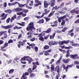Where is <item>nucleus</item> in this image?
Segmentation results:
<instances>
[{"label":"nucleus","mask_w":79,"mask_h":79,"mask_svg":"<svg viewBox=\"0 0 79 79\" xmlns=\"http://www.w3.org/2000/svg\"><path fill=\"white\" fill-rule=\"evenodd\" d=\"M49 37H50V35H49V34L48 35H47V36H44V40H47V39H48V38Z\"/></svg>","instance_id":"obj_45"},{"label":"nucleus","mask_w":79,"mask_h":79,"mask_svg":"<svg viewBox=\"0 0 79 79\" xmlns=\"http://www.w3.org/2000/svg\"><path fill=\"white\" fill-rule=\"evenodd\" d=\"M77 56H78V55L77 54H75L74 55L71 54L70 55V58H71L74 60L76 59H79V57Z\"/></svg>","instance_id":"obj_6"},{"label":"nucleus","mask_w":79,"mask_h":79,"mask_svg":"<svg viewBox=\"0 0 79 79\" xmlns=\"http://www.w3.org/2000/svg\"><path fill=\"white\" fill-rule=\"evenodd\" d=\"M62 66L63 67L64 69L65 70L66 72H67V71H68V69L69 68H69H72V67L73 66V64H72L71 65H68L66 67L65 64H63L62 65Z\"/></svg>","instance_id":"obj_3"},{"label":"nucleus","mask_w":79,"mask_h":79,"mask_svg":"<svg viewBox=\"0 0 79 79\" xmlns=\"http://www.w3.org/2000/svg\"><path fill=\"white\" fill-rule=\"evenodd\" d=\"M73 31H74V28H73L72 29H71V30H69L68 31V33H69V34H70V33H71L72 32H73Z\"/></svg>","instance_id":"obj_63"},{"label":"nucleus","mask_w":79,"mask_h":79,"mask_svg":"<svg viewBox=\"0 0 79 79\" xmlns=\"http://www.w3.org/2000/svg\"><path fill=\"white\" fill-rule=\"evenodd\" d=\"M69 61H70V59H67L66 60L64 59L62 60V61L63 62V63H66V64L68 63Z\"/></svg>","instance_id":"obj_17"},{"label":"nucleus","mask_w":79,"mask_h":79,"mask_svg":"<svg viewBox=\"0 0 79 79\" xmlns=\"http://www.w3.org/2000/svg\"><path fill=\"white\" fill-rule=\"evenodd\" d=\"M12 61V60L10 59L9 60H7V63L8 64H10L11 62Z\"/></svg>","instance_id":"obj_51"},{"label":"nucleus","mask_w":79,"mask_h":79,"mask_svg":"<svg viewBox=\"0 0 79 79\" xmlns=\"http://www.w3.org/2000/svg\"><path fill=\"white\" fill-rule=\"evenodd\" d=\"M18 43L20 44L22 46H24V44L23 43V42H21V41H19Z\"/></svg>","instance_id":"obj_50"},{"label":"nucleus","mask_w":79,"mask_h":79,"mask_svg":"<svg viewBox=\"0 0 79 79\" xmlns=\"http://www.w3.org/2000/svg\"><path fill=\"white\" fill-rule=\"evenodd\" d=\"M45 33H46L45 32V31H43L42 32V33L41 34H40V35H42V36H44V35H45Z\"/></svg>","instance_id":"obj_46"},{"label":"nucleus","mask_w":79,"mask_h":79,"mask_svg":"<svg viewBox=\"0 0 79 79\" xmlns=\"http://www.w3.org/2000/svg\"><path fill=\"white\" fill-rule=\"evenodd\" d=\"M23 10L22 8H17L15 10V11L20 12L21 11H23Z\"/></svg>","instance_id":"obj_14"},{"label":"nucleus","mask_w":79,"mask_h":79,"mask_svg":"<svg viewBox=\"0 0 79 79\" xmlns=\"http://www.w3.org/2000/svg\"><path fill=\"white\" fill-rule=\"evenodd\" d=\"M75 24H78L79 23V19H78L75 20L74 22Z\"/></svg>","instance_id":"obj_52"},{"label":"nucleus","mask_w":79,"mask_h":79,"mask_svg":"<svg viewBox=\"0 0 79 79\" xmlns=\"http://www.w3.org/2000/svg\"><path fill=\"white\" fill-rule=\"evenodd\" d=\"M67 54H66V58H68L69 56H70V53H69V50H67Z\"/></svg>","instance_id":"obj_24"},{"label":"nucleus","mask_w":79,"mask_h":79,"mask_svg":"<svg viewBox=\"0 0 79 79\" xmlns=\"http://www.w3.org/2000/svg\"><path fill=\"white\" fill-rule=\"evenodd\" d=\"M70 13L72 14V15H74V13H75V10H71L70 11Z\"/></svg>","instance_id":"obj_42"},{"label":"nucleus","mask_w":79,"mask_h":79,"mask_svg":"<svg viewBox=\"0 0 79 79\" xmlns=\"http://www.w3.org/2000/svg\"><path fill=\"white\" fill-rule=\"evenodd\" d=\"M54 42L53 41L51 40L48 43V45H49L50 47H52V45H54Z\"/></svg>","instance_id":"obj_23"},{"label":"nucleus","mask_w":79,"mask_h":79,"mask_svg":"<svg viewBox=\"0 0 79 79\" xmlns=\"http://www.w3.org/2000/svg\"><path fill=\"white\" fill-rule=\"evenodd\" d=\"M23 14V12H18L17 13V15H22Z\"/></svg>","instance_id":"obj_54"},{"label":"nucleus","mask_w":79,"mask_h":79,"mask_svg":"<svg viewBox=\"0 0 79 79\" xmlns=\"http://www.w3.org/2000/svg\"><path fill=\"white\" fill-rule=\"evenodd\" d=\"M2 27L3 29H9L8 30V32L9 34L10 33L11 31V28H12L13 27V25H9L6 26H2Z\"/></svg>","instance_id":"obj_2"},{"label":"nucleus","mask_w":79,"mask_h":79,"mask_svg":"<svg viewBox=\"0 0 79 79\" xmlns=\"http://www.w3.org/2000/svg\"><path fill=\"white\" fill-rule=\"evenodd\" d=\"M49 49V46L47 45H45L44 47V50H46V49Z\"/></svg>","instance_id":"obj_44"},{"label":"nucleus","mask_w":79,"mask_h":79,"mask_svg":"<svg viewBox=\"0 0 79 79\" xmlns=\"http://www.w3.org/2000/svg\"><path fill=\"white\" fill-rule=\"evenodd\" d=\"M55 67H54V65H53V64H52L51 66V73H53V74H54L55 73V72L53 71H55Z\"/></svg>","instance_id":"obj_12"},{"label":"nucleus","mask_w":79,"mask_h":79,"mask_svg":"<svg viewBox=\"0 0 79 79\" xmlns=\"http://www.w3.org/2000/svg\"><path fill=\"white\" fill-rule=\"evenodd\" d=\"M51 31H52V28H48V29L47 30V31H45V32L46 33L49 34V33H50Z\"/></svg>","instance_id":"obj_21"},{"label":"nucleus","mask_w":79,"mask_h":79,"mask_svg":"<svg viewBox=\"0 0 79 79\" xmlns=\"http://www.w3.org/2000/svg\"><path fill=\"white\" fill-rule=\"evenodd\" d=\"M26 30L27 31H32V30H35V28L33 27L32 26H29L27 27Z\"/></svg>","instance_id":"obj_8"},{"label":"nucleus","mask_w":79,"mask_h":79,"mask_svg":"<svg viewBox=\"0 0 79 79\" xmlns=\"http://www.w3.org/2000/svg\"><path fill=\"white\" fill-rule=\"evenodd\" d=\"M67 29H68V27H64L63 29L62 30V32H64L66 31V30H67Z\"/></svg>","instance_id":"obj_36"},{"label":"nucleus","mask_w":79,"mask_h":79,"mask_svg":"<svg viewBox=\"0 0 79 79\" xmlns=\"http://www.w3.org/2000/svg\"><path fill=\"white\" fill-rule=\"evenodd\" d=\"M10 20H11V19L10 20V18L9 17L6 20V22L7 23H10Z\"/></svg>","instance_id":"obj_58"},{"label":"nucleus","mask_w":79,"mask_h":79,"mask_svg":"<svg viewBox=\"0 0 79 79\" xmlns=\"http://www.w3.org/2000/svg\"><path fill=\"white\" fill-rule=\"evenodd\" d=\"M18 39H19L20 38H21V37H22V34H19V35L18 36Z\"/></svg>","instance_id":"obj_64"},{"label":"nucleus","mask_w":79,"mask_h":79,"mask_svg":"<svg viewBox=\"0 0 79 79\" xmlns=\"http://www.w3.org/2000/svg\"><path fill=\"white\" fill-rule=\"evenodd\" d=\"M5 15V13H3L0 15V17H1V18H2Z\"/></svg>","instance_id":"obj_61"},{"label":"nucleus","mask_w":79,"mask_h":79,"mask_svg":"<svg viewBox=\"0 0 79 79\" xmlns=\"http://www.w3.org/2000/svg\"><path fill=\"white\" fill-rule=\"evenodd\" d=\"M16 4V2H13L12 3H8V6H13Z\"/></svg>","instance_id":"obj_27"},{"label":"nucleus","mask_w":79,"mask_h":79,"mask_svg":"<svg viewBox=\"0 0 79 79\" xmlns=\"http://www.w3.org/2000/svg\"><path fill=\"white\" fill-rule=\"evenodd\" d=\"M17 3L18 4V5L19 7H20V8H23V7H24V6H25V5H26V4H21L19 3L18 2H16V4Z\"/></svg>","instance_id":"obj_15"},{"label":"nucleus","mask_w":79,"mask_h":79,"mask_svg":"<svg viewBox=\"0 0 79 79\" xmlns=\"http://www.w3.org/2000/svg\"><path fill=\"white\" fill-rule=\"evenodd\" d=\"M55 70L56 71H57V72H60V66H56L55 68Z\"/></svg>","instance_id":"obj_19"},{"label":"nucleus","mask_w":79,"mask_h":79,"mask_svg":"<svg viewBox=\"0 0 79 79\" xmlns=\"http://www.w3.org/2000/svg\"><path fill=\"white\" fill-rule=\"evenodd\" d=\"M26 6L28 8V9H30V10H31L32 8V6H27V5L26 4Z\"/></svg>","instance_id":"obj_53"},{"label":"nucleus","mask_w":79,"mask_h":79,"mask_svg":"<svg viewBox=\"0 0 79 79\" xmlns=\"http://www.w3.org/2000/svg\"><path fill=\"white\" fill-rule=\"evenodd\" d=\"M43 52H44V55H45V56H50V53L46 51H43Z\"/></svg>","instance_id":"obj_30"},{"label":"nucleus","mask_w":79,"mask_h":79,"mask_svg":"<svg viewBox=\"0 0 79 79\" xmlns=\"http://www.w3.org/2000/svg\"><path fill=\"white\" fill-rule=\"evenodd\" d=\"M34 71L33 70H32V69L31 68H29L27 70V71L28 73H32V71Z\"/></svg>","instance_id":"obj_26"},{"label":"nucleus","mask_w":79,"mask_h":79,"mask_svg":"<svg viewBox=\"0 0 79 79\" xmlns=\"http://www.w3.org/2000/svg\"><path fill=\"white\" fill-rule=\"evenodd\" d=\"M56 34V32H55L52 34V35H49V38L50 39H54V37H55Z\"/></svg>","instance_id":"obj_16"},{"label":"nucleus","mask_w":79,"mask_h":79,"mask_svg":"<svg viewBox=\"0 0 79 79\" xmlns=\"http://www.w3.org/2000/svg\"><path fill=\"white\" fill-rule=\"evenodd\" d=\"M27 77H25V76L24 75V74H23V75L21 77L20 79H27Z\"/></svg>","instance_id":"obj_41"},{"label":"nucleus","mask_w":79,"mask_h":79,"mask_svg":"<svg viewBox=\"0 0 79 79\" xmlns=\"http://www.w3.org/2000/svg\"><path fill=\"white\" fill-rule=\"evenodd\" d=\"M35 76V73H31L30 74V77L31 78H34Z\"/></svg>","instance_id":"obj_22"},{"label":"nucleus","mask_w":79,"mask_h":79,"mask_svg":"<svg viewBox=\"0 0 79 79\" xmlns=\"http://www.w3.org/2000/svg\"><path fill=\"white\" fill-rule=\"evenodd\" d=\"M50 3L49 2H47L46 1H44V6L45 8H47L48 5H50Z\"/></svg>","instance_id":"obj_10"},{"label":"nucleus","mask_w":79,"mask_h":79,"mask_svg":"<svg viewBox=\"0 0 79 79\" xmlns=\"http://www.w3.org/2000/svg\"><path fill=\"white\" fill-rule=\"evenodd\" d=\"M74 63L75 64H77V65L79 64V62L77 60H76L74 61Z\"/></svg>","instance_id":"obj_49"},{"label":"nucleus","mask_w":79,"mask_h":79,"mask_svg":"<svg viewBox=\"0 0 79 79\" xmlns=\"http://www.w3.org/2000/svg\"><path fill=\"white\" fill-rule=\"evenodd\" d=\"M58 21L57 20H56L53 22V23L54 24V25H51V26H52V27H57L58 26Z\"/></svg>","instance_id":"obj_13"},{"label":"nucleus","mask_w":79,"mask_h":79,"mask_svg":"<svg viewBox=\"0 0 79 79\" xmlns=\"http://www.w3.org/2000/svg\"><path fill=\"white\" fill-rule=\"evenodd\" d=\"M3 5H4V8H6V6H7V3L5 2L4 3Z\"/></svg>","instance_id":"obj_55"},{"label":"nucleus","mask_w":79,"mask_h":79,"mask_svg":"<svg viewBox=\"0 0 79 79\" xmlns=\"http://www.w3.org/2000/svg\"><path fill=\"white\" fill-rule=\"evenodd\" d=\"M50 5L51 7H53L55 5V0H51Z\"/></svg>","instance_id":"obj_11"},{"label":"nucleus","mask_w":79,"mask_h":79,"mask_svg":"<svg viewBox=\"0 0 79 79\" xmlns=\"http://www.w3.org/2000/svg\"><path fill=\"white\" fill-rule=\"evenodd\" d=\"M44 11L45 12L44 13L42 14V15L41 16H35V17L37 19H40L41 18H43L44 17V15H48L49 12H50V10H47V9H45L44 10Z\"/></svg>","instance_id":"obj_1"},{"label":"nucleus","mask_w":79,"mask_h":79,"mask_svg":"<svg viewBox=\"0 0 79 79\" xmlns=\"http://www.w3.org/2000/svg\"><path fill=\"white\" fill-rule=\"evenodd\" d=\"M29 26H32L33 28H35L34 26V22L30 23L28 24Z\"/></svg>","instance_id":"obj_33"},{"label":"nucleus","mask_w":79,"mask_h":79,"mask_svg":"<svg viewBox=\"0 0 79 79\" xmlns=\"http://www.w3.org/2000/svg\"><path fill=\"white\" fill-rule=\"evenodd\" d=\"M68 35H70L71 37H73V36H74V33L72 32L70 33H68Z\"/></svg>","instance_id":"obj_47"},{"label":"nucleus","mask_w":79,"mask_h":79,"mask_svg":"<svg viewBox=\"0 0 79 79\" xmlns=\"http://www.w3.org/2000/svg\"><path fill=\"white\" fill-rule=\"evenodd\" d=\"M66 18V15H64L63 16H61L58 19V21L59 23H61V20H63L65 19V18Z\"/></svg>","instance_id":"obj_9"},{"label":"nucleus","mask_w":79,"mask_h":79,"mask_svg":"<svg viewBox=\"0 0 79 79\" xmlns=\"http://www.w3.org/2000/svg\"><path fill=\"white\" fill-rule=\"evenodd\" d=\"M32 60L31 58H30L29 56H24L23 57H22L21 58V59L20 60V61H21L23 60V61H25L26 60V61H27L29 59Z\"/></svg>","instance_id":"obj_7"},{"label":"nucleus","mask_w":79,"mask_h":79,"mask_svg":"<svg viewBox=\"0 0 79 79\" xmlns=\"http://www.w3.org/2000/svg\"><path fill=\"white\" fill-rule=\"evenodd\" d=\"M49 18L50 17H44V19H45V20H46V22H48V21L50 20V18Z\"/></svg>","instance_id":"obj_28"},{"label":"nucleus","mask_w":79,"mask_h":79,"mask_svg":"<svg viewBox=\"0 0 79 79\" xmlns=\"http://www.w3.org/2000/svg\"><path fill=\"white\" fill-rule=\"evenodd\" d=\"M13 41L12 40H10L8 41V43L9 44L10 43H13Z\"/></svg>","instance_id":"obj_60"},{"label":"nucleus","mask_w":79,"mask_h":79,"mask_svg":"<svg viewBox=\"0 0 79 79\" xmlns=\"http://www.w3.org/2000/svg\"><path fill=\"white\" fill-rule=\"evenodd\" d=\"M65 24V21L64 20H62V22L61 23V26H64Z\"/></svg>","instance_id":"obj_43"},{"label":"nucleus","mask_w":79,"mask_h":79,"mask_svg":"<svg viewBox=\"0 0 79 79\" xmlns=\"http://www.w3.org/2000/svg\"><path fill=\"white\" fill-rule=\"evenodd\" d=\"M16 19V15H15L13 16L11 18L10 20V23H12V22L13 21V20H15V19Z\"/></svg>","instance_id":"obj_18"},{"label":"nucleus","mask_w":79,"mask_h":79,"mask_svg":"<svg viewBox=\"0 0 79 79\" xmlns=\"http://www.w3.org/2000/svg\"><path fill=\"white\" fill-rule=\"evenodd\" d=\"M35 44H30V47H31V48H34V47H35Z\"/></svg>","instance_id":"obj_38"},{"label":"nucleus","mask_w":79,"mask_h":79,"mask_svg":"<svg viewBox=\"0 0 79 79\" xmlns=\"http://www.w3.org/2000/svg\"><path fill=\"white\" fill-rule=\"evenodd\" d=\"M68 43H69V40L62 41L61 42L60 41H59V44L60 45H63L64 44H67Z\"/></svg>","instance_id":"obj_5"},{"label":"nucleus","mask_w":79,"mask_h":79,"mask_svg":"<svg viewBox=\"0 0 79 79\" xmlns=\"http://www.w3.org/2000/svg\"><path fill=\"white\" fill-rule=\"evenodd\" d=\"M72 48V47L71 46L69 45L68 47H65V49H67L68 50H69V49H71V48Z\"/></svg>","instance_id":"obj_37"},{"label":"nucleus","mask_w":79,"mask_h":79,"mask_svg":"<svg viewBox=\"0 0 79 79\" xmlns=\"http://www.w3.org/2000/svg\"><path fill=\"white\" fill-rule=\"evenodd\" d=\"M60 8V6H56L55 7H54L52 8V10H57L59 9Z\"/></svg>","instance_id":"obj_25"},{"label":"nucleus","mask_w":79,"mask_h":79,"mask_svg":"<svg viewBox=\"0 0 79 79\" xmlns=\"http://www.w3.org/2000/svg\"><path fill=\"white\" fill-rule=\"evenodd\" d=\"M44 19L40 20L37 22V23H39V24H44Z\"/></svg>","instance_id":"obj_20"},{"label":"nucleus","mask_w":79,"mask_h":79,"mask_svg":"<svg viewBox=\"0 0 79 79\" xmlns=\"http://www.w3.org/2000/svg\"><path fill=\"white\" fill-rule=\"evenodd\" d=\"M37 68V66L36 65H33V68H32V70L34 71L35 69H36Z\"/></svg>","instance_id":"obj_40"},{"label":"nucleus","mask_w":79,"mask_h":79,"mask_svg":"<svg viewBox=\"0 0 79 79\" xmlns=\"http://www.w3.org/2000/svg\"><path fill=\"white\" fill-rule=\"evenodd\" d=\"M73 31H74V28H73L72 29H71V30H69L68 31V33H69V34H70V33H71L72 32H73Z\"/></svg>","instance_id":"obj_62"},{"label":"nucleus","mask_w":79,"mask_h":79,"mask_svg":"<svg viewBox=\"0 0 79 79\" xmlns=\"http://www.w3.org/2000/svg\"><path fill=\"white\" fill-rule=\"evenodd\" d=\"M14 71H15V70L13 69H11L9 71V74H13Z\"/></svg>","instance_id":"obj_39"},{"label":"nucleus","mask_w":79,"mask_h":79,"mask_svg":"<svg viewBox=\"0 0 79 79\" xmlns=\"http://www.w3.org/2000/svg\"><path fill=\"white\" fill-rule=\"evenodd\" d=\"M39 40H41V41H42V42H44V38L42 36H40L39 38Z\"/></svg>","instance_id":"obj_34"},{"label":"nucleus","mask_w":79,"mask_h":79,"mask_svg":"<svg viewBox=\"0 0 79 79\" xmlns=\"http://www.w3.org/2000/svg\"><path fill=\"white\" fill-rule=\"evenodd\" d=\"M53 14L51 12L49 13V14L48 15V18H50V17H51V16H52Z\"/></svg>","instance_id":"obj_48"},{"label":"nucleus","mask_w":79,"mask_h":79,"mask_svg":"<svg viewBox=\"0 0 79 79\" xmlns=\"http://www.w3.org/2000/svg\"><path fill=\"white\" fill-rule=\"evenodd\" d=\"M22 28V27H18V26L17 25L16 26V27H14V30H16V29H21Z\"/></svg>","instance_id":"obj_35"},{"label":"nucleus","mask_w":79,"mask_h":79,"mask_svg":"<svg viewBox=\"0 0 79 79\" xmlns=\"http://www.w3.org/2000/svg\"><path fill=\"white\" fill-rule=\"evenodd\" d=\"M28 75H29V73L28 72H25L24 74V76H28Z\"/></svg>","instance_id":"obj_57"},{"label":"nucleus","mask_w":79,"mask_h":79,"mask_svg":"<svg viewBox=\"0 0 79 79\" xmlns=\"http://www.w3.org/2000/svg\"><path fill=\"white\" fill-rule=\"evenodd\" d=\"M17 24H19V25H20V26H25V22H22V23H17Z\"/></svg>","instance_id":"obj_29"},{"label":"nucleus","mask_w":79,"mask_h":79,"mask_svg":"<svg viewBox=\"0 0 79 79\" xmlns=\"http://www.w3.org/2000/svg\"><path fill=\"white\" fill-rule=\"evenodd\" d=\"M7 32L6 31H1L0 32V36H2V35H3L4 34H5Z\"/></svg>","instance_id":"obj_31"},{"label":"nucleus","mask_w":79,"mask_h":79,"mask_svg":"<svg viewBox=\"0 0 79 79\" xmlns=\"http://www.w3.org/2000/svg\"><path fill=\"white\" fill-rule=\"evenodd\" d=\"M35 3L34 4L35 7H37L39 5H42L41 1L39 0H35Z\"/></svg>","instance_id":"obj_4"},{"label":"nucleus","mask_w":79,"mask_h":79,"mask_svg":"<svg viewBox=\"0 0 79 79\" xmlns=\"http://www.w3.org/2000/svg\"><path fill=\"white\" fill-rule=\"evenodd\" d=\"M8 43L6 42L4 43V45L3 47H2V48H5L6 47H8Z\"/></svg>","instance_id":"obj_32"},{"label":"nucleus","mask_w":79,"mask_h":79,"mask_svg":"<svg viewBox=\"0 0 79 79\" xmlns=\"http://www.w3.org/2000/svg\"><path fill=\"white\" fill-rule=\"evenodd\" d=\"M34 5V1H31V3L29 4L30 6H32Z\"/></svg>","instance_id":"obj_59"},{"label":"nucleus","mask_w":79,"mask_h":79,"mask_svg":"<svg viewBox=\"0 0 79 79\" xmlns=\"http://www.w3.org/2000/svg\"><path fill=\"white\" fill-rule=\"evenodd\" d=\"M34 49L35 50V52H37L38 51V48L37 47L35 46L34 47Z\"/></svg>","instance_id":"obj_56"}]
</instances>
